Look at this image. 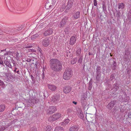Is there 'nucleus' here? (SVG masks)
<instances>
[{
  "label": "nucleus",
  "instance_id": "ddd939ff",
  "mask_svg": "<svg viewBox=\"0 0 131 131\" xmlns=\"http://www.w3.org/2000/svg\"><path fill=\"white\" fill-rule=\"evenodd\" d=\"M5 75L6 77H7L8 78L10 79L13 80L14 78L13 73L10 72L5 73Z\"/></svg>",
  "mask_w": 131,
  "mask_h": 131
},
{
  "label": "nucleus",
  "instance_id": "f03ea898",
  "mask_svg": "<svg viewBox=\"0 0 131 131\" xmlns=\"http://www.w3.org/2000/svg\"><path fill=\"white\" fill-rule=\"evenodd\" d=\"M72 72L70 69L66 70L64 72L63 77L65 80L69 79L72 76Z\"/></svg>",
  "mask_w": 131,
  "mask_h": 131
},
{
  "label": "nucleus",
  "instance_id": "6e6d98bb",
  "mask_svg": "<svg viewBox=\"0 0 131 131\" xmlns=\"http://www.w3.org/2000/svg\"><path fill=\"white\" fill-rule=\"evenodd\" d=\"M89 55H92L93 54V53L92 52H89Z\"/></svg>",
  "mask_w": 131,
  "mask_h": 131
},
{
  "label": "nucleus",
  "instance_id": "de8ad7c7",
  "mask_svg": "<svg viewBox=\"0 0 131 131\" xmlns=\"http://www.w3.org/2000/svg\"><path fill=\"white\" fill-rule=\"evenodd\" d=\"M116 66V62L114 61L113 62V65H112V66Z\"/></svg>",
  "mask_w": 131,
  "mask_h": 131
},
{
  "label": "nucleus",
  "instance_id": "9b49d317",
  "mask_svg": "<svg viewBox=\"0 0 131 131\" xmlns=\"http://www.w3.org/2000/svg\"><path fill=\"white\" fill-rule=\"evenodd\" d=\"M80 128L79 126L78 125H75L71 127L69 129V131H78Z\"/></svg>",
  "mask_w": 131,
  "mask_h": 131
},
{
  "label": "nucleus",
  "instance_id": "4468645a",
  "mask_svg": "<svg viewBox=\"0 0 131 131\" xmlns=\"http://www.w3.org/2000/svg\"><path fill=\"white\" fill-rule=\"evenodd\" d=\"M71 90V87L70 86L65 87L63 90V92L65 93H69Z\"/></svg>",
  "mask_w": 131,
  "mask_h": 131
},
{
  "label": "nucleus",
  "instance_id": "cd10ccee",
  "mask_svg": "<svg viewBox=\"0 0 131 131\" xmlns=\"http://www.w3.org/2000/svg\"><path fill=\"white\" fill-rule=\"evenodd\" d=\"M101 75L100 73H96V74L95 75V78L97 81H99L101 77Z\"/></svg>",
  "mask_w": 131,
  "mask_h": 131
},
{
  "label": "nucleus",
  "instance_id": "39448f33",
  "mask_svg": "<svg viewBox=\"0 0 131 131\" xmlns=\"http://www.w3.org/2000/svg\"><path fill=\"white\" fill-rule=\"evenodd\" d=\"M26 101L29 104H34L38 102L39 100L36 97H33L31 96Z\"/></svg>",
  "mask_w": 131,
  "mask_h": 131
},
{
  "label": "nucleus",
  "instance_id": "338daca9",
  "mask_svg": "<svg viewBox=\"0 0 131 131\" xmlns=\"http://www.w3.org/2000/svg\"><path fill=\"white\" fill-rule=\"evenodd\" d=\"M7 70H9V69H8Z\"/></svg>",
  "mask_w": 131,
  "mask_h": 131
},
{
  "label": "nucleus",
  "instance_id": "0e129e2a",
  "mask_svg": "<svg viewBox=\"0 0 131 131\" xmlns=\"http://www.w3.org/2000/svg\"><path fill=\"white\" fill-rule=\"evenodd\" d=\"M124 94H126V93H124Z\"/></svg>",
  "mask_w": 131,
  "mask_h": 131
},
{
  "label": "nucleus",
  "instance_id": "f257e3e1",
  "mask_svg": "<svg viewBox=\"0 0 131 131\" xmlns=\"http://www.w3.org/2000/svg\"><path fill=\"white\" fill-rule=\"evenodd\" d=\"M49 63L51 69L53 71L59 72L62 69V63L57 59H51Z\"/></svg>",
  "mask_w": 131,
  "mask_h": 131
},
{
  "label": "nucleus",
  "instance_id": "20e7f679",
  "mask_svg": "<svg viewBox=\"0 0 131 131\" xmlns=\"http://www.w3.org/2000/svg\"><path fill=\"white\" fill-rule=\"evenodd\" d=\"M60 116L61 114L59 113H57L52 116H50L48 118V120L50 122L54 121L60 118Z\"/></svg>",
  "mask_w": 131,
  "mask_h": 131
},
{
  "label": "nucleus",
  "instance_id": "f3484780",
  "mask_svg": "<svg viewBox=\"0 0 131 131\" xmlns=\"http://www.w3.org/2000/svg\"><path fill=\"white\" fill-rule=\"evenodd\" d=\"M42 45L45 47H47L49 44V40L47 38H45L42 41Z\"/></svg>",
  "mask_w": 131,
  "mask_h": 131
},
{
  "label": "nucleus",
  "instance_id": "e2e57ef3",
  "mask_svg": "<svg viewBox=\"0 0 131 131\" xmlns=\"http://www.w3.org/2000/svg\"><path fill=\"white\" fill-rule=\"evenodd\" d=\"M51 6V5H50L49 6V7H50Z\"/></svg>",
  "mask_w": 131,
  "mask_h": 131
},
{
  "label": "nucleus",
  "instance_id": "864d4df0",
  "mask_svg": "<svg viewBox=\"0 0 131 131\" xmlns=\"http://www.w3.org/2000/svg\"><path fill=\"white\" fill-rule=\"evenodd\" d=\"M31 60L29 59H28L27 60H26V61H27V62H30Z\"/></svg>",
  "mask_w": 131,
  "mask_h": 131
},
{
  "label": "nucleus",
  "instance_id": "6ab92c4d",
  "mask_svg": "<svg viewBox=\"0 0 131 131\" xmlns=\"http://www.w3.org/2000/svg\"><path fill=\"white\" fill-rule=\"evenodd\" d=\"M80 12L79 11H77L74 13L73 17L74 19H77L80 17Z\"/></svg>",
  "mask_w": 131,
  "mask_h": 131
},
{
  "label": "nucleus",
  "instance_id": "dca6fc26",
  "mask_svg": "<svg viewBox=\"0 0 131 131\" xmlns=\"http://www.w3.org/2000/svg\"><path fill=\"white\" fill-rule=\"evenodd\" d=\"M76 41V38L75 36H72L70 39V44L71 45H73L75 43Z\"/></svg>",
  "mask_w": 131,
  "mask_h": 131
},
{
  "label": "nucleus",
  "instance_id": "774afa93",
  "mask_svg": "<svg viewBox=\"0 0 131 131\" xmlns=\"http://www.w3.org/2000/svg\"><path fill=\"white\" fill-rule=\"evenodd\" d=\"M6 54H5V55H6Z\"/></svg>",
  "mask_w": 131,
  "mask_h": 131
},
{
  "label": "nucleus",
  "instance_id": "aec40b11",
  "mask_svg": "<svg viewBox=\"0 0 131 131\" xmlns=\"http://www.w3.org/2000/svg\"><path fill=\"white\" fill-rule=\"evenodd\" d=\"M118 8L119 9H123L124 7L125 6V5L123 3H119L118 4Z\"/></svg>",
  "mask_w": 131,
  "mask_h": 131
},
{
  "label": "nucleus",
  "instance_id": "c9c22d12",
  "mask_svg": "<svg viewBox=\"0 0 131 131\" xmlns=\"http://www.w3.org/2000/svg\"><path fill=\"white\" fill-rule=\"evenodd\" d=\"M66 7V4H63L62 6L61 7V11H63L64 9Z\"/></svg>",
  "mask_w": 131,
  "mask_h": 131
},
{
  "label": "nucleus",
  "instance_id": "49530a36",
  "mask_svg": "<svg viewBox=\"0 0 131 131\" xmlns=\"http://www.w3.org/2000/svg\"><path fill=\"white\" fill-rule=\"evenodd\" d=\"M41 76H42V79H44V77H45V74H44V72H43V73H42V74Z\"/></svg>",
  "mask_w": 131,
  "mask_h": 131
},
{
  "label": "nucleus",
  "instance_id": "5701e85b",
  "mask_svg": "<svg viewBox=\"0 0 131 131\" xmlns=\"http://www.w3.org/2000/svg\"><path fill=\"white\" fill-rule=\"evenodd\" d=\"M4 62L5 64H6L7 66L10 68H12V66L11 65L10 61L5 60Z\"/></svg>",
  "mask_w": 131,
  "mask_h": 131
},
{
  "label": "nucleus",
  "instance_id": "e433bc0d",
  "mask_svg": "<svg viewBox=\"0 0 131 131\" xmlns=\"http://www.w3.org/2000/svg\"><path fill=\"white\" fill-rule=\"evenodd\" d=\"M30 131H37V128L35 126H32L30 128Z\"/></svg>",
  "mask_w": 131,
  "mask_h": 131
},
{
  "label": "nucleus",
  "instance_id": "c03bdc74",
  "mask_svg": "<svg viewBox=\"0 0 131 131\" xmlns=\"http://www.w3.org/2000/svg\"><path fill=\"white\" fill-rule=\"evenodd\" d=\"M0 64H2L3 66H4V63L3 61L1 58H0Z\"/></svg>",
  "mask_w": 131,
  "mask_h": 131
},
{
  "label": "nucleus",
  "instance_id": "58836bf2",
  "mask_svg": "<svg viewBox=\"0 0 131 131\" xmlns=\"http://www.w3.org/2000/svg\"><path fill=\"white\" fill-rule=\"evenodd\" d=\"M121 15V13L120 11L117 12L116 13V17L119 19L120 18Z\"/></svg>",
  "mask_w": 131,
  "mask_h": 131
},
{
  "label": "nucleus",
  "instance_id": "79ce46f5",
  "mask_svg": "<svg viewBox=\"0 0 131 131\" xmlns=\"http://www.w3.org/2000/svg\"><path fill=\"white\" fill-rule=\"evenodd\" d=\"M31 79L32 81V82L33 84L34 83L35 79L34 77L32 75H30Z\"/></svg>",
  "mask_w": 131,
  "mask_h": 131
},
{
  "label": "nucleus",
  "instance_id": "2f4dec72",
  "mask_svg": "<svg viewBox=\"0 0 131 131\" xmlns=\"http://www.w3.org/2000/svg\"><path fill=\"white\" fill-rule=\"evenodd\" d=\"M115 74H112L110 76V79L111 81H112L114 79V80H115L116 79L115 78Z\"/></svg>",
  "mask_w": 131,
  "mask_h": 131
},
{
  "label": "nucleus",
  "instance_id": "2eb2a0df",
  "mask_svg": "<svg viewBox=\"0 0 131 131\" xmlns=\"http://www.w3.org/2000/svg\"><path fill=\"white\" fill-rule=\"evenodd\" d=\"M51 100L53 102L57 103L59 100L60 96L59 95H55L53 96L52 99Z\"/></svg>",
  "mask_w": 131,
  "mask_h": 131
},
{
  "label": "nucleus",
  "instance_id": "69168bd1",
  "mask_svg": "<svg viewBox=\"0 0 131 131\" xmlns=\"http://www.w3.org/2000/svg\"><path fill=\"white\" fill-rule=\"evenodd\" d=\"M129 17H130V18H131V16L130 17L129 16Z\"/></svg>",
  "mask_w": 131,
  "mask_h": 131
},
{
  "label": "nucleus",
  "instance_id": "37998d69",
  "mask_svg": "<svg viewBox=\"0 0 131 131\" xmlns=\"http://www.w3.org/2000/svg\"><path fill=\"white\" fill-rule=\"evenodd\" d=\"M94 6H97V3L96 0H94Z\"/></svg>",
  "mask_w": 131,
  "mask_h": 131
},
{
  "label": "nucleus",
  "instance_id": "1a4fd4ad",
  "mask_svg": "<svg viewBox=\"0 0 131 131\" xmlns=\"http://www.w3.org/2000/svg\"><path fill=\"white\" fill-rule=\"evenodd\" d=\"M87 98L86 97L83 96L82 97L81 103L82 106L84 108H85V106L87 105Z\"/></svg>",
  "mask_w": 131,
  "mask_h": 131
},
{
  "label": "nucleus",
  "instance_id": "0eeeda50",
  "mask_svg": "<svg viewBox=\"0 0 131 131\" xmlns=\"http://www.w3.org/2000/svg\"><path fill=\"white\" fill-rule=\"evenodd\" d=\"M68 19V18L67 17H65L63 18L59 26L60 27H63L66 24V23Z\"/></svg>",
  "mask_w": 131,
  "mask_h": 131
},
{
  "label": "nucleus",
  "instance_id": "6e6552de",
  "mask_svg": "<svg viewBox=\"0 0 131 131\" xmlns=\"http://www.w3.org/2000/svg\"><path fill=\"white\" fill-rule=\"evenodd\" d=\"M116 103V101H112L108 104L106 107L108 109L111 110L114 106Z\"/></svg>",
  "mask_w": 131,
  "mask_h": 131
},
{
  "label": "nucleus",
  "instance_id": "7c9ffc66",
  "mask_svg": "<svg viewBox=\"0 0 131 131\" xmlns=\"http://www.w3.org/2000/svg\"><path fill=\"white\" fill-rule=\"evenodd\" d=\"M6 69L5 68H1L0 69V71L1 73H6Z\"/></svg>",
  "mask_w": 131,
  "mask_h": 131
},
{
  "label": "nucleus",
  "instance_id": "680f3d73",
  "mask_svg": "<svg viewBox=\"0 0 131 131\" xmlns=\"http://www.w3.org/2000/svg\"><path fill=\"white\" fill-rule=\"evenodd\" d=\"M68 55L69 56L68 54H67V57H68Z\"/></svg>",
  "mask_w": 131,
  "mask_h": 131
},
{
  "label": "nucleus",
  "instance_id": "a878e982",
  "mask_svg": "<svg viewBox=\"0 0 131 131\" xmlns=\"http://www.w3.org/2000/svg\"><path fill=\"white\" fill-rule=\"evenodd\" d=\"M96 73H101V68L100 66H98L97 67L96 69Z\"/></svg>",
  "mask_w": 131,
  "mask_h": 131
},
{
  "label": "nucleus",
  "instance_id": "a18cd8bd",
  "mask_svg": "<svg viewBox=\"0 0 131 131\" xmlns=\"http://www.w3.org/2000/svg\"><path fill=\"white\" fill-rule=\"evenodd\" d=\"M32 47V46H28V45H27L26 46H25L24 47L26 48H31Z\"/></svg>",
  "mask_w": 131,
  "mask_h": 131
},
{
  "label": "nucleus",
  "instance_id": "412c9836",
  "mask_svg": "<svg viewBox=\"0 0 131 131\" xmlns=\"http://www.w3.org/2000/svg\"><path fill=\"white\" fill-rule=\"evenodd\" d=\"M11 125V124H8L6 125L5 127H4L2 126H0V131H3L6 128H7L8 127H9Z\"/></svg>",
  "mask_w": 131,
  "mask_h": 131
},
{
  "label": "nucleus",
  "instance_id": "a211bd4d",
  "mask_svg": "<svg viewBox=\"0 0 131 131\" xmlns=\"http://www.w3.org/2000/svg\"><path fill=\"white\" fill-rule=\"evenodd\" d=\"M48 87L50 90L52 91H54L56 89V86L53 84H48Z\"/></svg>",
  "mask_w": 131,
  "mask_h": 131
},
{
  "label": "nucleus",
  "instance_id": "9d476101",
  "mask_svg": "<svg viewBox=\"0 0 131 131\" xmlns=\"http://www.w3.org/2000/svg\"><path fill=\"white\" fill-rule=\"evenodd\" d=\"M53 32V29L51 28H49L45 31L43 33L44 36H47L51 34Z\"/></svg>",
  "mask_w": 131,
  "mask_h": 131
},
{
  "label": "nucleus",
  "instance_id": "f8f14e48",
  "mask_svg": "<svg viewBox=\"0 0 131 131\" xmlns=\"http://www.w3.org/2000/svg\"><path fill=\"white\" fill-rule=\"evenodd\" d=\"M74 0H69L67 4L66 7L67 9H69L72 7Z\"/></svg>",
  "mask_w": 131,
  "mask_h": 131
},
{
  "label": "nucleus",
  "instance_id": "423d86ee",
  "mask_svg": "<svg viewBox=\"0 0 131 131\" xmlns=\"http://www.w3.org/2000/svg\"><path fill=\"white\" fill-rule=\"evenodd\" d=\"M56 110V108L54 106L50 107L47 111V113L50 114H52Z\"/></svg>",
  "mask_w": 131,
  "mask_h": 131
},
{
  "label": "nucleus",
  "instance_id": "603ef678",
  "mask_svg": "<svg viewBox=\"0 0 131 131\" xmlns=\"http://www.w3.org/2000/svg\"><path fill=\"white\" fill-rule=\"evenodd\" d=\"M17 69V68L16 67H15V69L14 70V71L15 72H16V70Z\"/></svg>",
  "mask_w": 131,
  "mask_h": 131
},
{
  "label": "nucleus",
  "instance_id": "72a5a7b5",
  "mask_svg": "<svg viewBox=\"0 0 131 131\" xmlns=\"http://www.w3.org/2000/svg\"><path fill=\"white\" fill-rule=\"evenodd\" d=\"M77 58H74L71 61V64H74L77 62Z\"/></svg>",
  "mask_w": 131,
  "mask_h": 131
},
{
  "label": "nucleus",
  "instance_id": "8fccbe9b",
  "mask_svg": "<svg viewBox=\"0 0 131 131\" xmlns=\"http://www.w3.org/2000/svg\"><path fill=\"white\" fill-rule=\"evenodd\" d=\"M116 66H112V69L113 70H114L116 69Z\"/></svg>",
  "mask_w": 131,
  "mask_h": 131
},
{
  "label": "nucleus",
  "instance_id": "4be33fe9",
  "mask_svg": "<svg viewBox=\"0 0 131 131\" xmlns=\"http://www.w3.org/2000/svg\"><path fill=\"white\" fill-rule=\"evenodd\" d=\"M67 113L68 116H71L74 113V111L71 109L68 108L67 110Z\"/></svg>",
  "mask_w": 131,
  "mask_h": 131
},
{
  "label": "nucleus",
  "instance_id": "bb28decb",
  "mask_svg": "<svg viewBox=\"0 0 131 131\" xmlns=\"http://www.w3.org/2000/svg\"><path fill=\"white\" fill-rule=\"evenodd\" d=\"M70 120L69 119H66L65 121L62 123V125L63 126H65L69 122Z\"/></svg>",
  "mask_w": 131,
  "mask_h": 131
},
{
  "label": "nucleus",
  "instance_id": "b1692460",
  "mask_svg": "<svg viewBox=\"0 0 131 131\" xmlns=\"http://www.w3.org/2000/svg\"><path fill=\"white\" fill-rule=\"evenodd\" d=\"M63 128L60 126L57 127L54 129L55 131H64Z\"/></svg>",
  "mask_w": 131,
  "mask_h": 131
},
{
  "label": "nucleus",
  "instance_id": "5fc2aeb1",
  "mask_svg": "<svg viewBox=\"0 0 131 131\" xmlns=\"http://www.w3.org/2000/svg\"><path fill=\"white\" fill-rule=\"evenodd\" d=\"M13 64H14V67L15 68V67H16V64H17V63H13Z\"/></svg>",
  "mask_w": 131,
  "mask_h": 131
},
{
  "label": "nucleus",
  "instance_id": "ea45409f",
  "mask_svg": "<svg viewBox=\"0 0 131 131\" xmlns=\"http://www.w3.org/2000/svg\"><path fill=\"white\" fill-rule=\"evenodd\" d=\"M92 87V84L90 82L89 84V87L88 88V90H90Z\"/></svg>",
  "mask_w": 131,
  "mask_h": 131
},
{
  "label": "nucleus",
  "instance_id": "473e14b6",
  "mask_svg": "<svg viewBox=\"0 0 131 131\" xmlns=\"http://www.w3.org/2000/svg\"><path fill=\"white\" fill-rule=\"evenodd\" d=\"M102 8H103V10L104 12L106 11V6L105 5V3L104 2L102 3Z\"/></svg>",
  "mask_w": 131,
  "mask_h": 131
},
{
  "label": "nucleus",
  "instance_id": "393cba45",
  "mask_svg": "<svg viewBox=\"0 0 131 131\" xmlns=\"http://www.w3.org/2000/svg\"><path fill=\"white\" fill-rule=\"evenodd\" d=\"M39 36V35L37 34L33 35L31 37V40H34L36 39V38H37Z\"/></svg>",
  "mask_w": 131,
  "mask_h": 131
},
{
  "label": "nucleus",
  "instance_id": "052dcab7",
  "mask_svg": "<svg viewBox=\"0 0 131 131\" xmlns=\"http://www.w3.org/2000/svg\"><path fill=\"white\" fill-rule=\"evenodd\" d=\"M38 49H39V51L40 52H41V49H40V48H39Z\"/></svg>",
  "mask_w": 131,
  "mask_h": 131
},
{
  "label": "nucleus",
  "instance_id": "a19ab883",
  "mask_svg": "<svg viewBox=\"0 0 131 131\" xmlns=\"http://www.w3.org/2000/svg\"><path fill=\"white\" fill-rule=\"evenodd\" d=\"M82 57H80L78 61V62L80 63H81L82 61Z\"/></svg>",
  "mask_w": 131,
  "mask_h": 131
},
{
  "label": "nucleus",
  "instance_id": "3c124183",
  "mask_svg": "<svg viewBox=\"0 0 131 131\" xmlns=\"http://www.w3.org/2000/svg\"><path fill=\"white\" fill-rule=\"evenodd\" d=\"M72 103L74 104L75 105H76L77 104V102L75 101H73Z\"/></svg>",
  "mask_w": 131,
  "mask_h": 131
},
{
  "label": "nucleus",
  "instance_id": "09e8293b",
  "mask_svg": "<svg viewBox=\"0 0 131 131\" xmlns=\"http://www.w3.org/2000/svg\"><path fill=\"white\" fill-rule=\"evenodd\" d=\"M128 117L129 118H131V112L129 113L128 114Z\"/></svg>",
  "mask_w": 131,
  "mask_h": 131
},
{
  "label": "nucleus",
  "instance_id": "c756f323",
  "mask_svg": "<svg viewBox=\"0 0 131 131\" xmlns=\"http://www.w3.org/2000/svg\"><path fill=\"white\" fill-rule=\"evenodd\" d=\"M81 49L80 48H79L77 49V50L76 52V53L79 56L80 55L81 52Z\"/></svg>",
  "mask_w": 131,
  "mask_h": 131
},
{
  "label": "nucleus",
  "instance_id": "13d9d810",
  "mask_svg": "<svg viewBox=\"0 0 131 131\" xmlns=\"http://www.w3.org/2000/svg\"><path fill=\"white\" fill-rule=\"evenodd\" d=\"M16 72H17L18 74H19V70H18L17 71H16Z\"/></svg>",
  "mask_w": 131,
  "mask_h": 131
},
{
  "label": "nucleus",
  "instance_id": "c85d7f7f",
  "mask_svg": "<svg viewBox=\"0 0 131 131\" xmlns=\"http://www.w3.org/2000/svg\"><path fill=\"white\" fill-rule=\"evenodd\" d=\"M5 106L4 105H0V112L3 111L5 110Z\"/></svg>",
  "mask_w": 131,
  "mask_h": 131
},
{
  "label": "nucleus",
  "instance_id": "4d7b16f0",
  "mask_svg": "<svg viewBox=\"0 0 131 131\" xmlns=\"http://www.w3.org/2000/svg\"><path fill=\"white\" fill-rule=\"evenodd\" d=\"M67 10H68V9H67V8H66V9L65 10V12L66 13H67L68 12V11Z\"/></svg>",
  "mask_w": 131,
  "mask_h": 131
},
{
  "label": "nucleus",
  "instance_id": "4c0bfd02",
  "mask_svg": "<svg viewBox=\"0 0 131 131\" xmlns=\"http://www.w3.org/2000/svg\"><path fill=\"white\" fill-rule=\"evenodd\" d=\"M46 131H50L51 128V126L49 125L47 127H46Z\"/></svg>",
  "mask_w": 131,
  "mask_h": 131
},
{
  "label": "nucleus",
  "instance_id": "7ed1b4c3",
  "mask_svg": "<svg viewBox=\"0 0 131 131\" xmlns=\"http://www.w3.org/2000/svg\"><path fill=\"white\" fill-rule=\"evenodd\" d=\"M124 52V56L123 57V58L125 61H127L131 56L129 48H125Z\"/></svg>",
  "mask_w": 131,
  "mask_h": 131
},
{
  "label": "nucleus",
  "instance_id": "bf43d9fd",
  "mask_svg": "<svg viewBox=\"0 0 131 131\" xmlns=\"http://www.w3.org/2000/svg\"><path fill=\"white\" fill-rule=\"evenodd\" d=\"M2 34V31L0 29V35H1Z\"/></svg>",
  "mask_w": 131,
  "mask_h": 131
},
{
  "label": "nucleus",
  "instance_id": "f704fd0d",
  "mask_svg": "<svg viewBox=\"0 0 131 131\" xmlns=\"http://www.w3.org/2000/svg\"><path fill=\"white\" fill-rule=\"evenodd\" d=\"M117 84H116L113 85V87L114 89V90L115 91H117L119 89V87L117 86Z\"/></svg>",
  "mask_w": 131,
  "mask_h": 131
}]
</instances>
